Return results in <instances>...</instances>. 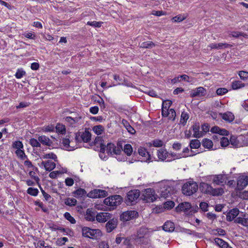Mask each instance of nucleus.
<instances>
[{"mask_svg":"<svg viewBox=\"0 0 248 248\" xmlns=\"http://www.w3.org/2000/svg\"><path fill=\"white\" fill-rule=\"evenodd\" d=\"M191 207V203L188 202H185L179 204L177 207L176 210L177 211H186Z\"/></svg>","mask_w":248,"mask_h":248,"instance_id":"cd10ccee","label":"nucleus"},{"mask_svg":"<svg viewBox=\"0 0 248 248\" xmlns=\"http://www.w3.org/2000/svg\"><path fill=\"white\" fill-rule=\"evenodd\" d=\"M38 140L40 144L47 146H51L52 144V141L49 139V138L44 135L39 136Z\"/></svg>","mask_w":248,"mask_h":248,"instance_id":"412c9836","label":"nucleus"},{"mask_svg":"<svg viewBox=\"0 0 248 248\" xmlns=\"http://www.w3.org/2000/svg\"><path fill=\"white\" fill-rule=\"evenodd\" d=\"M219 114L222 118L226 122H231L234 119V115L230 111L224 113H220Z\"/></svg>","mask_w":248,"mask_h":248,"instance_id":"393cba45","label":"nucleus"},{"mask_svg":"<svg viewBox=\"0 0 248 248\" xmlns=\"http://www.w3.org/2000/svg\"><path fill=\"white\" fill-rule=\"evenodd\" d=\"M248 185V176L242 175L239 176L237 181L238 189L242 190Z\"/></svg>","mask_w":248,"mask_h":248,"instance_id":"9b49d317","label":"nucleus"},{"mask_svg":"<svg viewBox=\"0 0 248 248\" xmlns=\"http://www.w3.org/2000/svg\"><path fill=\"white\" fill-rule=\"evenodd\" d=\"M200 208L204 212L208 211V205L205 202H202L200 204Z\"/></svg>","mask_w":248,"mask_h":248,"instance_id":"338daca9","label":"nucleus"},{"mask_svg":"<svg viewBox=\"0 0 248 248\" xmlns=\"http://www.w3.org/2000/svg\"><path fill=\"white\" fill-rule=\"evenodd\" d=\"M70 140L68 139H63L62 140V144L64 147L68 150H73L74 148L70 146Z\"/></svg>","mask_w":248,"mask_h":248,"instance_id":"79ce46f5","label":"nucleus"},{"mask_svg":"<svg viewBox=\"0 0 248 248\" xmlns=\"http://www.w3.org/2000/svg\"><path fill=\"white\" fill-rule=\"evenodd\" d=\"M234 222L241 224L244 226H248V219L247 218L237 217L234 219Z\"/></svg>","mask_w":248,"mask_h":248,"instance_id":"72a5a7b5","label":"nucleus"},{"mask_svg":"<svg viewBox=\"0 0 248 248\" xmlns=\"http://www.w3.org/2000/svg\"><path fill=\"white\" fill-rule=\"evenodd\" d=\"M38 190L37 188L29 187L27 190V193L33 196H36L38 193Z\"/></svg>","mask_w":248,"mask_h":248,"instance_id":"603ef678","label":"nucleus"},{"mask_svg":"<svg viewBox=\"0 0 248 248\" xmlns=\"http://www.w3.org/2000/svg\"><path fill=\"white\" fill-rule=\"evenodd\" d=\"M172 104V102L170 100H167L163 101L162 103V108H164L165 109H169V108L171 106Z\"/></svg>","mask_w":248,"mask_h":248,"instance_id":"13d9d810","label":"nucleus"},{"mask_svg":"<svg viewBox=\"0 0 248 248\" xmlns=\"http://www.w3.org/2000/svg\"><path fill=\"white\" fill-rule=\"evenodd\" d=\"M123 201L122 197L118 195H114L106 198L104 200V203L112 209L115 208L120 205Z\"/></svg>","mask_w":248,"mask_h":248,"instance_id":"7ed1b4c3","label":"nucleus"},{"mask_svg":"<svg viewBox=\"0 0 248 248\" xmlns=\"http://www.w3.org/2000/svg\"><path fill=\"white\" fill-rule=\"evenodd\" d=\"M42 158L43 159L50 158V159H53L56 161L57 158V157L56 155L55 154H54V153H50L46 154L44 155L43 156Z\"/></svg>","mask_w":248,"mask_h":248,"instance_id":"5fc2aeb1","label":"nucleus"},{"mask_svg":"<svg viewBox=\"0 0 248 248\" xmlns=\"http://www.w3.org/2000/svg\"><path fill=\"white\" fill-rule=\"evenodd\" d=\"M175 228L174 223L171 221H168L163 226V229L165 232H171L174 231Z\"/></svg>","mask_w":248,"mask_h":248,"instance_id":"bb28decb","label":"nucleus"},{"mask_svg":"<svg viewBox=\"0 0 248 248\" xmlns=\"http://www.w3.org/2000/svg\"><path fill=\"white\" fill-rule=\"evenodd\" d=\"M149 233V229L145 227H141L137 231V235L136 240H138L139 239L144 238L146 235H148Z\"/></svg>","mask_w":248,"mask_h":248,"instance_id":"2eb2a0df","label":"nucleus"},{"mask_svg":"<svg viewBox=\"0 0 248 248\" xmlns=\"http://www.w3.org/2000/svg\"><path fill=\"white\" fill-rule=\"evenodd\" d=\"M223 193L224 190L222 188L220 187L214 188L212 187L211 192H210V194L214 196H218L222 195Z\"/></svg>","mask_w":248,"mask_h":248,"instance_id":"c756f323","label":"nucleus"},{"mask_svg":"<svg viewBox=\"0 0 248 248\" xmlns=\"http://www.w3.org/2000/svg\"><path fill=\"white\" fill-rule=\"evenodd\" d=\"M64 217L67 220H68L69 222H70L72 224H75L76 223V220L73 217H72L70 214L68 213V212H66L64 215Z\"/></svg>","mask_w":248,"mask_h":248,"instance_id":"4d7b16f0","label":"nucleus"},{"mask_svg":"<svg viewBox=\"0 0 248 248\" xmlns=\"http://www.w3.org/2000/svg\"><path fill=\"white\" fill-rule=\"evenodd\" d=\"M93 131L97 135L101 134L104 130V128L102 125H98L93 127Z\"/></svg>","mask_w":248,"mask_h":248,"instance_id":"4c0bfd02","label":"nucleus"},{"mask_svg":"<svg viewBox=\"0 0 248 248\" xmlns=\"http://www.w3.org/2000/svg\"><path fill=\"white\" fill-rule=\"evenodd\" d=\"M142 199L147 202H153L157 198V195L155 194L154 190L149 188L145 189L142 193Z\"/></svg>","mask_w":248,"mask_h":248,"instance_id":"0eeeda50","label":"nucleus"},{"mask_svg":"<svg viewBox=\"0 0 248 248\" xmlns=\"http://www.w3.org/2000/svg\"><path fill=\"white\" fill-rule=\"evenodd\" d=\"M211 131L214 133L219 134V137L221 136H227L229 134V132L225 129H221L218 126H214L211 129Z\"/></svg>","mask_w":248,"mask_h":248,"instance_id":"aec40b11","label":"nucleus"},{"mask_svg":"<svg viewBox=\"0 0 248 248\" xmlns=\"http://www.w3.org/2000/svg\"><path fill=\"white\" fill-rule=\"evenodd\" d=\"M82 233L83 236L92 238H96L101 235L100 230L91 229L88 227L83 228Z\"/></svg>","mask_w":248,"mask_h":248,"instance_id":"423d86ee","label":"nucleus"},{"mask_svg":"<svg viewBox=\"0 0 248 248\" xmlns=\"http://www.w3.org/2000/svg\"><path fill=\"white\" fill-rule=\"evenodd\" d=\"M122 122L129 133L131 134H134L135 133L136 130L129 124L126 121L123 120Z\"/></svg>","mask_w":248,"mask_h":248,"instance_id":"c9c22d12","label":"nucleus"},{"mask_svg":"<svg viewBox=\"0 0 248 248\" xmlns=\"http://www.w3.org/2000/svg\"><path fill=\"white\" fill-rule=\"evenodd\" d=\"M214 241L216 245L219 246L220 248H232L230 247L227 242L220 238H216L214 239Z\"/></svg>","mask_w":248,"mask_h":248,"instance_id":"a878e982","label":"nucleus"},{"mask_svg":"<svg viewBox=\"0 0 248 248\" xmlns=\"http://www.w3.org/2000/svg\"><path fill=\"white\" fill-rule=\"evenodd\" d=\"M230 35L235 38H238L240 36H244V33L238 31H232Z\"/></svg>","mask_w":248,"mask_h":248,"instance_id":"69168bd1","label":"nucleus"},{"mask_svg":"<svg viewBox=\"0 0 248 248\" xmlns=\"http://www.w3.org/2000/svg\"><path fill=\"white\" fill-rule=\"evenodd\" d=\"M103 23L102 22H97L95 21H88L87 23V25L94 27H100Z\"/></svg>","mask_w":248,"mask_h":248,"instance_id":"052dcab7","label":"nucleus"},{"mask_svg":"<svg viewBox=\"0 0 248 248\" xmlns=\"http://www.w3.org/2000/svg\"><path fill=\"white\" fill-rule=\"evenodd\" d=\"M81 119V117H76L75 118H72V117H66L65 118V121L68 123L71 126H76V125H78L80 124V121Z\"/></svg>","mask_w":248,"mask_h":248,"instance_id":"a211bd4d","label":"nucleus"},{"mask_svg":"<svg viewBox=\"0 0 248 248\" xmlns=\"http://www.w3.org/2000/svg\"><path fill=\"white\" fill-rule=\"evenodd\" d=\"M239 211L237 208H233L229 211L226 215V219L228 221H231L238 215Z\"/></svg>","mask_w":248,"mask_h":248,"instance_id":"dca6fc26","label":"nucleus"},{"mask_svg":"<svg viewBox=\"0 0 248 248\" xmlns=\"http://www.w3.org/2000/svg\"><path fill=\"white\" fill-rule=\"evenodd\" d=\"M77 202V200L74 198H67L65 200V204L70 206L75 205Z\"/></svg>","mask_w":248,"mask_h":248,"instance_id":"09e8293b","label":"nucleus"},{"mask_svg":"<svg viewBox=\"0 0 248 248\" xmlns=\"http://www.w3.org/2000/svg\"><path fill=\"white\" fill-rule=\"evenodd\" d=\"M138 152L140 155L144 157V161H151V156L149 155V153L147 151L146 149L144 148L140 147L138 149Z\"/></svg>","mask_w":248,"mask_h":248,"instance_id":"6ab92c4d","label":"nucleus"},{"mask_svg":"<svg viewBox=\"0 0 248 248\" xmlns=\"http://www.w3.org/2000/svg\"><path fill=\"white\" fill-rule=\"evenodd\" d=\"M26 72L22 69H18L16 73L15 76L17 78H21L25 75Z\"/></svg>","mask_w":248,"mask_h":248,"instance_id":"e2e57ef3","label":"nucleus"},{"mask_svg":"<svg viewBox=\"0 0 248 248\" xmlns=\"http://www.w3.org/2000/svg\"><path fill=\"white\" fill-rule=\"evenodd\" d=\"M91 139V134L86 129L85 130L78 135L77 134L75 139L77 141H83L84 142H88L90 141Z\"/></svg>","mask_w":248,"mask_h":248,"instance_id":"9d476101","label":"nucleus"},{"mask_svg":"<svg viewBox=\"0 0 248 248\" xmlns=\"http://www.w3.org/2000/svg\"><path fill=\"white\" fill-rule=\"evenodd\" d=\"M206 90L202 87H199L191 91L190 96L192 97L202 96L205 95Z\"/></svg>","mask_w":248,"mask_h":248,"instance_id":"ddd939ff","label":"nucleus"},{"mask_svg":"<svg viewBox=\"0 0 248 248\" xmlns=\"http://www.w3.org/2000/svg\"><path fill=\"white\" fill-rule=\"evenodd\" d=\"M228 179V176L226 174L212 175L207 177L208 181L217 185H222L226 183Z\"/></svg>","mask_w":248,"mask_h":248,"instance_id":"39448f33","label":"nucleus"},{"mask_svg":"<svg viewBox=\"0 0 248 248\" xmlns=\"http://www.w3.org/2000/svg\"><path fill=\"white\" fill-rule=\"evenodd\" d=\"M245 86V84L240 81H234L232 83V88L233 90H237Z\"/></svg>","mask_w":248,"mask_h":248,"instance_id":"e433bc0d","label":"nucleus"},{"mask_svg":"<svg viewBox=\"0 0 248 248\" xmlns=\"http://www.w3.org/2000/svg\"><path fill=\"white\" fill-rule=\"evenodd\" d=\"M13 147L17 150H20L23 148V145L21 141L18 140L13 143Z\"/></svg>","mask_w":248,"mask_h":248,"instance_id":"bf43d9fd","label":"nucleus"},{"mask_svg":"<svg viewBox=\"0 0 248 248\" xmlns=\"http://www.w3.org/2000/svg\"><path fill=\"white\" fill-rule=\"evenodd\" d=\"M193 133V137L196 138H200L203 136L202 132L200 131V127L199 125L194 124L192 126Z\"/></svg>","mask_w":248,"mask_h":248,"instance_id":"c85d7f7f","label":"nucleus"},{"mask_svg":"<svg viewBox=\"0 0 248 248\" xmlns=\"http://www.w3.org/2000/svg\"><path fill=\"white\" fill-rule=\"evenodd\" d=\"M123 150L122 143L120 142L117 143V146H115L114 149L112 151V155H120Z\"/></svg>","mask_w":248,"mask_h":248,"instance_id":"2f4dec72","label":"nucleus"},{"mask_svg":"<svg viewBox=\"0 0 248 248\" xmlns=\"http://www.w3.org/2000/svg\"><path fill=\"white\" fill-rule=\"evenodd\" d=\"M30 143L33 147H40L41 144L38 140L34 138H31L30 140Z\"/></svg>","mask_w":248,"mask_h":248,"instance_id":"3c124183","label":"nucleus"},{"mask_svg":"<svg viewBox=\"0 0 248 248\" xmlns=\"http://www.w3.org/2000/svg\"><path fill=\"white\" fill-rule=\"evenodd\" d=\"M228 92V90L225 88H220L217 90L216 93L218 95H222Z\"/></svg>","mask_w":248,"mask_h":248,"instance_id":"680f3d73","label":"nucleus"},{"mask_svg":"<svg viewBox=\"0 0 248 248\" xmlns=\"http://www.w3.org/2000/svg\"><path fill=\"white\" fill-rule=\"evenodd\" d=\"M198 186L196 182H188L184 184L182 188V193L186 196H190L197 192Z\"/></svg>","mask_w":248,"mask_h":248,"instance_id":"f03ea898","label":"nucleus"},{"mask_svg":"<svg viewBox=\"0 0 248 248\" xmlns=\"http://www.w3.org/2000/svg\"><path fill=\"white\" fill-rule=\"evenodd\" d=\"M112 215L108 213L102 212L96 215V219L99 222H105L110 219Z\"/></svg>","mask_w":248,"mask_h":248,"instance_id":"f8f14e48","label":"nucleus"},{"mask_svg":"<svg viewBox=\"0 0 248 248\" xmlns=\"http://www.w3.org/2000/svg\"><path fill=\"white\" fill-rule=\"evenodd\" d=\"M168 152L164 148H161L157 150V155L159 160L164 161L168 156Z\"/></svg>","mask_w":248,"mask_h":248,"instance_id":"5701e85b","label":"nucleus"},{"mask_svg":"<svg viewBox=\"0 0 248 248\" xmlns=\"http://www.w3.org/2000/svg\"><path fill=\"white\" fill-rule=\"evenodd\" d=\"M230 141L231 145L236 148L248 145V137L242 135L237 137L232 136L230 138Z\"/></svg>","mask_w":248,"mask_h":248,"instance_id":"f257e3e1","label":"nucleus"},{"mask_svg":"<svg viewBox=\"0 0 248 248\" xmlns=\"http://www.w3.org/2000/svg\"><path fill=\"white\" fill-rule=\"evenodd\" d=\"M16 154L17 156L22 160H24L26 158H27V156L25 155L23 150L21 149L17 150L16 151Z\"/></svg>","mask_w":248,"mask_h":248,"instance_id":"8fccbe9b","label":"nucleus"},{"mask_svg":"<svg viewBox=\"0 0 248 248\" xmlns=\"http://www.w3.org/2000/svg\"><path fill=\"white\" fill-rule=\"evenodd\" d=\"M57 132L61 134H64L66 131L65 125L61 124H57L56 126Z\"/></svg>","mask_w":248,"mask_h":248,"instance_id":"37998d69","label":"nucleus"},{"mask_svg":"<svg viewBox=\"0 0 248 248\" xmlns=\"http://www.w3.org/2000/svg\"><path fill=\"white\" fill-rule=\"evenodd\" d=\"M169 119L172 121H174L176 117V112L174 109L171 108L169 110Z\"/></svg>","mask_w":248,"mask_h":248,"instance_id":"6e6d98bb","label":"nucleus"},{"mask_svg":"<svg viewBox=\"0 0 248 248\" xmlns=\"http://www.w3.org/2000/svg\"><path fill=\"white\" fill-rule=\"evenodd\" d=\"M138 213L136 211H127L120 215V219L123 221H127L138 217Z\"/></svg>","mask_w":248,"mask_h":248,"instance_id":"6e6552de","label":"nucleus"},{"mask_svg":"<svg viewBox=\"0 0 248 248\" xmlns=\"http://www.w3.org/2000/svg\"><path fill=\"white\" fill-rule=\"evenodd\" d=\"M155 46V44L151 41L144 42L140 44V47L144 48H151Z\"/></svg>","mask_w":248,"mask_h":248,"instance_id":"473e14b6","label":"nucleus"},{"mask_svg":"<svg viewBox=\"0 0 248 248\" xmlns=\"http://www.w3.org/2000/svg\"><path fill=\"white\" fill-rule=\"evenodd\" d=\"M123 151L128 156H130L133 152L132 146L129 144H125L124 146Z\"/></svg>","mask_w":248,"mask_h":248,"instance_id":"58836bf2","label":"nucleus"},{"mask_svg":"<svg viewBox=\"0 0 248 248\" xmlns=\"http://www.w3.org/2000/svg\"><path fill=\"white\" fill-rule=\"evenodd\" d=\"M151 145L155 147H161L163 145V142L160 140L156 139L152 141Z\"/></svg>","mask_w":248,"mask_h":248,"instance_id":"de8ad7c7","label":"nucleus"},{"mask_svg":"<svg viewBox=\"0 0 248 248\" xmlns=\"http://www.w3.org/2000/svg\"><path fill=\"white\" fill-rule=\"evenodd\" d=\"M86 191L82 188H79L75 191V196L77 198L81 197L86 194Z\"/></svg>","mask_w":248,"mask_h":248,"instance_id":"49530a36","label":"nucleus"},{"mask_svg":"<svg viewBox=\"0 0 248 248\" xmlns=\"http://www.w3.org/2000/svg\"><path fill=\"white\" fill-rule=\"evenodd\" d=\"M186 17L187 16L185 15H179L173 17L172 20L174 22H180L185 20Z\"/></svg>","mask_w":248,"mask_h":248,"instance_id":"c03bdc74","label":"nucleus"},{"mask_svg":"<svg viewBox=\"0 0 248 248\" xmlns=\"http://www.w3.org/2000/svg\"><path fill=\"white\" fill-rule=\"evenodd\" d=\"M212 186L207 183H201L200 185V190L206 194H210L211 192Z\"/></svg>","mask_w":248,"mask_h":248,"instance_id":"b1692460","label":"nucleus"},{"mask_svg":"<svg viewBox=\"0 0 248 248\" xmlns=\"http://www.w3.org/2000/svg\"><path fill=\"white\" fill-rule=\"evenodd\" d=\"M203 146L207 149H210L213 147V142L209 139H205L202 142Z\"/></svg>","mask_w":248,"mask_h":248,"instance_id":"ea45409f","label":"nucleus"},{"mask_svg":"<svg viewBox=\"0 0 248 248\" xmlns=\"http://www.w3.org/2000/svg\"><path fill=\"white\" fill-rule=\"evenodd\" d=\"M140 195V191L138 189L129 191L125 198V202L127 205L134 204Z\"/></svg>","mask_w":248,"mask_h":248,"instance_id":"20e7f679","label":"nucleus"},{"mask_svg":"<svg viewBox=\"0 0 248 248\" xmlns=\"http://www.w3.org/2000/svg\"><path fill=\"white\" fill-rule=\"evenodd\" d=\"M118 221L116 219L109 220L106 224V229L108 232H111L117 226Z\"/></svg>","mask_w":248,"mask_h":248,"instance_id":"4468645a","label":"nucleus"},{"mask_svg":"<svg viewBox=\"0 0 248 248\" xmlns=\"http://www.w3.org/2000/svg\"><path fill=\"white\" fill-rule=\"evenodd\" d=\"M213 138H218L217 137V136L215 135L213 136ZM219 138L220 139V145L222 147H225L227 146L229 143L230 142V141L228 140L227 138L222 137H219Z\"/></svg>","mask_w":248,"mask_h":248,"instance_id":"7c9ffc66","label":"nucleus"},{"mask_svg":"<svg viewBox=\"0 0 248 248\" xmlns=\"http://www.w3.org/2000/svg\"><path fill=\"white\" fill-rule=\"evenodd\" d=\"M238 75H239L240 78H241V79H242L243 80L246 79L248 78V72L241 71L239 72Z\"/></svg>","mask_w":248,"mask_h":248,"instance_id":"0e129e2a","label":"nucleus"},{"mask_svg":"<svg viewBox=\"0 0 248 248\" xmlns=\"http://www.w3.org/2000/svg\"><path fill=\"white\" fill-rule=\"evenodd\" d=\"M41 165L44 167L46 170L49 171L52 170L56 167V164L51 161H42Z\"/></svg>","mask_w":248,"mask_h":248,"instance_id":"4be33fe9","label":"nucleus"},{"mask_svg":"<svg viewBox=\"0 0 248 248\" xmlns=\"http://www.w3.org/2000/svg\"><path fill=\"white\" fill-rule=\"evenodd\" d=\"M189 118L188 114L185 112H183L181 114V119H180V123L185 125L186 123L187 120Z\"/></svg>","mask_w":248,"mask_h":248,"instance_id":"a19ab883","label":"nucleus"},{"mask_svg":"<svg viewBox=\"0 0 248 248\" xmlns=\"http://www.w3.org/2000/svg\"><path fill=\"white\" fill-rule=\"evenodd\" d=\"M115 145L112 143H108L106 146V151L108 155H112V151Z\"/></svg>","mask_w":248,"mask_h":248,"instance_id":"864d4df0","label":"nucleus"},{"mask_svg":"<svg viewBox=\"0 0 248 248\" xmlns=\"http://www.w3.org/2000/svg\"><path fill=\"white\" fill-rule=\"evenodd\" d=\"M189 146L191 149H198L201 146V142L197 139L192 140L190 141Z\"/></svg>","mask_w":248,"mask_h":248,"instance_id":"f704fd0d","label":"nucleus"},{"mask_svg":"<svg viewBox=\"0 0 248 248\" xmlns=\"http://www.w3.org/2000/svg\"><path fill=\"white\" fill-rule=\"evenodd\" d=\"M108 194V192L104 190L95 189L89 192L87 196L91 198H100L107 196Z\"/></svg>","mask_w":248,"mask_h":248,"instance_id":"1a4fd4ad","label":"nucleus"},{"mask_svg":"<svg viewBox=\"0 0 248 248\" xmlns=\"http://www.w3.org/2000/svg\"><path fill=\"white\" fill-rule=\"evenodd\" d=\"M208 46L211 49H220L223 48H231L232 46L227 43H220L218 44L212 43L210 44Z\"/></svg>","mask_w":248,"mask_h":248,"instance_id":"f3484780","label":"nucleus"},{"mask_svg":"<svg viewBox=\"0 0 248 248\" xmlns=\"http://www.w3.org/2000/svg\"><path fill=\"white\" fill-rule=\"evenodd\" d=\"M174 202L172 201H168L164 204V206L166 208H172L174 206Z\"/></svg>","mask_w":248,"mask_h":248,"instance_id":"774afa93","label":"nucleus"},{"mask_svg":"<svg viewBox=\"0 0 248 248\" xmlns=\"http://www.w3.org/2000/svg\"><path fill=\"white\" fill-rule=\"evenodd\" d=\"M85 218L87 220L93 221L95 218V214L89 209H88Z\"/></svg>","mask_w":248,"mask_h":248,"instance_id":"a18cd8bd","label":"nucleus"}]
</instances>
